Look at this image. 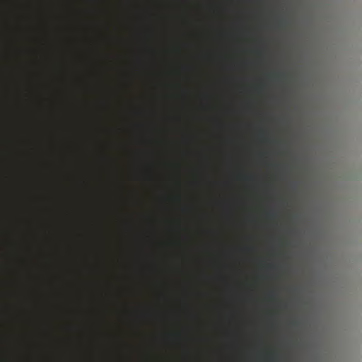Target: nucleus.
<instances>
[{"label":"nucleus","mask_w":362,"mask_h":362,"mask_svg":"<svg viewBox=\"0 0 362 362\" xmlns=\"http://www.w3.org/2000/svg\"><path fill=\"white\" fill-rule=\"evenodd\" d=\"M269 298H274L275 297V294L274 292H271L269 295Z\"/></svg>","instance_id":"7ed1b4c3"},{"label":"nucleus","mask_w":362,"mask_h":362,"mask_svg":"<svg viewBox=\"0 0 362 362\" xmlns=\"http://www.w3.org/2000/svg\"><path fill=\"white\" fill-rule=\"evenodd\" d=\"M262 136H263V137H266L267 134H266V132L264 131V132H262Z\"/></svg>","instance_id":"20e7f679"},{"label":"nucleus","mask_w":362,"mask_h":362,"mask_svg":"<svg viewBox=\"0 0 362 362\" xmlns=\"http://www.w3.org/2000/svg\"><path fill=\"white\" fill-rule=\"evenodd\" d=\"M276 355L274 353H269L267 355V359L269 361H276Z\"/></svg>","instance_id":"f257e3e1"},{"label":"nucleus","mask_w":362,"mask_h":362,"mask_svg":"<svg viewBox=\"0 0 362 362\" xmlns=\"http://www.w3.org/2000/svg\"><path fill=\"white\" fill-rule=\"evenodd\" d=\"M268 216L271 218L274 217L275 216V213L274 212H269L268 214Z\"/></svg>","instance_id":"f03ea898"},{"label":"nucleus","mask_w":362,"mask_h":362,"mask_svg":"<svg viewBox=\"0 0 362 362\" xmlns=\"http://www.w3.org/2000/svg\"><path fill=\"white\" fill-rule=\"evenodd\" d=\"M252 177L251 176H247L246 178L247 179H250Z\"/></svg>","instance_id":"39448f33"}]
</instances>
